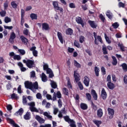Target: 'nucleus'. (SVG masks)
I'll use <instances>...</instances> for the list:
<instances>
[{"label":"nucleus","mask_w":127,"mask_h":127,"mask_svg":"<svg viewBox=\"0 0 127 127\" xmlns=\"http://www.w3.org/2000/svg\"><path fill=\"white\" fill-rule=\"evenodd\" d=\"M113 62L112 64L114 66H116L118 64V61H117V58L115 57H112Z\"/></svg>","instance_id":"nucleus-24"},{"label":"nucleus","mask_w":127,"mask_h":127,"mask_svg":"<svg viewBox=\"0 0 127 127\" xmlns=\"http://www.w3.org/2000/svg\"><path fill=\"white\" fill-rule=\"evenodd\" d=\"M35 49H36V47H32L30 48V50L31 51H32L33 54L35 57H37V54L38 52H37V51L35 50Z\"/></svg>","instance_id":"nucleus-11"},{"label":"nucleus","mask_w":127,"mask_h":127,"mask_svg":"<svg viewBox=\"0 0 127 127\" xmlns=\"http://www.w3.org/2000/svg\"><path fill=\"white\" fill-rule=\"evenodd\" d=\"M118 46L120 48L121 50H122V51H125L126 49H125V46H124V45H123V44L119 43Z\"/></svg>","instance_id":"nucleus-29"},{"label":"nucleus","mask_w":127,"mask_h":127,"mask_svg":"<svg viewBox=\"0 0 127 127\" xmlns=\"http://www.w3.org/2000/svg\"><path fill=\"white\" fill-rule=\"evenodd\" d=\"M122 67H123V69L124 70V71L125 72H127V65L126 64H123L122 65H121Z\"/></svg>","instance_id":"nucleus-33"},{"label":"nucleus","mask_w":127,"mask_h":127,"mask_svg":"<svg viewBox=\"0 0 127 127\" xmlns=\"http://www.w3.org/2000/svg\"><path fill=\"white\" fill-rule=\"evenodd\" d=\"M11 21V19L8 17H5L4 18V22L5 23H8V22H10Z\"/></svg>","instance_id":"nucleus-36"},{"label":"nucleus","mask_w":127,"mask_h":127,"mask_svg":"<svg viewBox=\"0 0 127 127\" xmlns=\"http://www.w3.org/2000/svg\"><path fill=\"white\" fill-rule=\"evenodd\" d=\"M14 60H18V61H19L21 59V57L19 55H15L13 57Z\"/></svg>","instance_id":"nucleus-35"},{"label":"nucleus","mask_w":127,"mask_h":127,"mask_svg":"<svg viewBox=\"0 0 127 127\" xmlns=\"http://www.w3.org/2000/svg\"><path fill=\"white\" fill-rule=\"evenodd\" d=\"M22 103L23 105H26L27 104V100H26V98L24 96H23Z\"/></svg>","instance_id":"nucleus-44"},{"label":"nucleus","mask_w":127,"mask_h":127,"mask_svg":"<svg viewBox=\"0 0 127 127\" xmlns=\"http://www.w3.org/2000/svg\"><path fill=\"white\" fill-rule=\"evenodd\" d=\"M74 46H76V47H77V48H80V44H79V43L76 40L74 41Z\"/></svg>","instance_id":"nucleus-52"},{"label":"nucleus","mask_w":127,"mask_h":127,"mask_svg":"<svg viewBox=\"0 0 127 127\" xmlns=\"http://www.w3.org/2000/svg\"><path fill=\"white\" fill-rule=\"evenodd\" d=\"M112 26L115 28V29H117V28L120 26V25L118 22H115L112 24Z\"/></svg>","instance_id":"nucleus-40"},{"label":"nucleus","mask_w":127,"mask_h":127,"mask_svg":"<svg viewBox=\"0 0 127 127\" xmlns=\"http://www.w3.org/2000/svg\"><path fill=\"white\" fill-rule=\"evenodd\" d=\"M85 41V37H84V36H80L79 37V42H80V43H83V42H84V41Z\"/></svg>","instance_id":"nucleus-50"},{"label":"nucleus","mask_w":127,"mask_h":127,"mask_svg":"<svg viewBox=\"0 0 127 127\" xmlns=\"http://www.w3.org/2000/svg\"><path fill=\"white\" fill-rule=\"evenodd\" d=\"M99 17L101 19V20H102V21H103V22H104V21H105V17L104 16V15H103V14H100L99 15Z\"/></svg>","instance_id":"nucleus-58"},{"label":"nucleus","mask_w":127,"mask_h":127,"mask_svg":"<svg viewBox=\"0 0 127 127\" xmlns=\"http://www.w3.org/2000/svg\"><path fill=\"white\" fill-rule=\"evenodd\" d=\"M11 5L13 7V8H17V4L15 3V1L11 2Z\"/></svg>","instance_id":"nucleus-34"},{"label":"nucleus","mask_w":127,"mask_h":127,"mask_svg":"<svg viewBox=\"0 0 127 127\" xmlns=\"http://www.w3.org/2000/svg\"><path fill=\"white\" fill-rule=\"evenodd\" d=\"M43 30H49L50 28H49V25L46 23H44L42 24Z\"/></svg>","instance_id":"nucleus-13"},{"label":"nucleus","mask_w":127,"mask_h":127,"mask_svg":"<svg viewBox=\"0 0 127 127\" xmlns=\"http://www.w3.org/2000/svg\"><path fill=\"white\" fill-rule=\"evenodd\" d=\"M107 81L108 83L111 82V75H108L107 77Z\"/></svg>","instance_id":"nucleus-61"},{"label":"nucleus","mask_w":127,"mask_h":127,"mask_svg":"<svg viewBox=\"0 0 127 127\" xmlns=\"http://www.w3.org/2000/svg\"><path fill=\"white\" fill-rule=\"evenodd\" d=\"M102 50L103 51V54L106 55V54H108V52L107 51V47H103Z\"/></svg>","instance_id":"nucleus-47"},{"label":"nucleus","mask_w":127,"mask_h":127,"mask_svg":"<svg viewBox=\"0 0 127 127\" xmlns=\"http://www.w3.org/2000/svg\"><path fill=\"white\" fill-rule=\"evenodd\" d=\"M23 63H25L26 64L27 67L28 68H29L30 69H31V68H33V67H35V64H34V61H32L31 60H23Z\"/></svg>","instance_id":"nucleus-2"},{"label":"nucleus","mask_w":127,"mask_h":127,"mask_svg":"<svg viewBox=\"0 0 127 127\" xmlns=\"http://www.w3.org/2000/svg\"><path fill=\"white\" fill-rule=\"evenodd\" d=\"M36 98L39 100L42 99V96H41V94H40V93H38L36 94Z\"/></svg>","instance_id":"nucleus-53"},{"label":"nucleus","mask_w":127,"mask_h":127,"mask_svg":"<svg viewBox=\"0 0 127 127\" xmlns=\"http://www.w3.org/2000/svg\"><path fill=\"white\" fill-rule=\"evenodd\" d=\"M124 81L125 84H127V75H125L124 76Z\"/></svg>","instance_id":"nucleus-64"},{"label":"nucleus","mask_w":127,"mask_h":127,"mask_svg":"<svg viewBox=\"0 0 127 127\" xmlns=\"http://www.w3.org/2000/svg\"><path fill=\"white\" fill-rule=\"evenodd\" d=\"M24 119H25V120H29L30 119V113L27 112L26 115L24 116Z\"/></svg>","instance_id":"nucleus-28"},{"label":"nucleus","mask_w":127,"mask_h":127,"mask_svg":"<svg viewBox=\"0 0 127 127\" xmlns=\"http://www.w3.org/2000/svg\"><path fill=\"white\" fill-rule=\"evenodd\" d=\"M31 78H34L35 77V71H32L30 72Z\"/></svg>","instance_id":"nucleus-57"},{"label":"nucleus","mask_w":127,"mask_h":127,"mask_svg":"<svg viewBox=\"0 0 127 127\" xmlns=\"http://www.w3.org/2000/svg\"><path fill=\"white\" fill-rule=\"evenodd\" d=\"M53 5L54 6V8H55V9H56V10H60V11H61V12H63V8L59 7L58 1H54L53 2Z\"/></svg>","instance_id":"nucleus-4"},{"label":"nucleus","mask_w":127,"mask_h":127,"mask_svg":"<svg viewBox=\"0 0 127 127\" xmlns=\"http://www.w3.org/2000/svg\"><path fill=\"white\" fill-rule=\"evenodd\" d=\"M28 105L30 107V108H33L35 107V103L34 102H30L28 104Z\"/></svg>","instance_id":"nucleus-45"},{"label":"nucleus","mask_w":127,"mask_h":127,"mask_svg":"<svg viewBox=\"0 0 127 127\" xmlns=\"http://www.w3.org/2000/svg\"><path fill=\"white\" fill-rule=\"evenodd\" d=\"M88 23L90 24V26L92 27V28H96L97 24H96L95 21L89 20L88 21Z\"/></svg>","instance_id":"nucleus-17"},{"label":"nucleus","mask_w":127,"mask_h":127,"mask_svg":"<svg viewBox=\"0 0 127 127\" xmlns=\"http://www.w3.org/2000/svg\"><path fill=\"white\" fill-rule=\"evenodd\" d=\"M67 86L70 89H72V85L71 84V81H70V79L69 78H67Z\"/></svg>","instance_id":"nucleus-37"},{"label":"nucleus","mask_w":127,"mask_h":127,"mask_svg":"<svg viewBox=\"0 0 127 127\" xmlns=\"http://www.w3.org/2000/svg\"><path fill=\"white\" fill-rule=\"evenodd\" d=\"M4 28H5V29L11 30L12 28H13V27H12V26H8L4 25Z\"/></svg>","instance_id":"nucleus-60"},{"label":"nucleus","mask_w":127,"mask_h":127,"mask_svg":"<svg viewBox=\"0 0 127 127\" xmlns=\"http://www.w3.org/2000/svg\"><path fill=\"white\" fill-rule=\"evenodd\" d=\"M11 99H17L18 97H17V95L15 94V93H13L11 95Z\"/></svg>","instance_id":"nucleus-59"},{"label":"nucleus","mask_w":127,"mask_h":127,"mask_svg":"<svg viewBox=\"0 0 127 127\" xmlns=\"http://www.w3.org/2000/svg\"><path fill=\"white\" fill-rule=\"evenodd\" d=\"M83 83L86 87H89V84H90V79L87 76L84 77Z\"/></svg>","instance_id":"nucleus-7"},{"label":"nucleus","mask_w":127,"mask_h":127,"mask_svg":"<svg viewBox=\"0 0 127 127\" xmlns=\"http://www.w3.org/2000/svg\"><path fill=\"white\" fill-rule=\"evenodd\" d=\"M46 97L47 100H52V96H51V95L50 94H48V95H46Z\"/></svg>","instance_id":"nucleus-63"},{"label":"nucleus","mask_w":127,"mask_h":127,"mask_svg":"<svg viewBox=\"0 0 127 127\" xmlns=\"http://www.w3.org/2000/svg\"><path fill=\"white\" fill-rule=\"evenodd\" d=\"M43 115L45 117H47V118H48V119H49V120H52V117L51 115H49L48 112H44Z\"/></svg>","instance_id":"nucleus-30"},{"label":"nucleus","mask_w":127,"mask_h":127,"mask_svg":"<svg viewBox=\"0 0 127 127\" xmlns=\"http://www.w3.org/2000/svg\"><path fill=\"white\" fill-rule=\"evenodd\" d=\"M94 71H95L96 76L97 77H99V72H100V69H99L98 67L95 66L94 68Z\"/></svg>","instance_id":"nucleus-26"},{"label":"nucleus","mask_w":127,"mask_h":127,"mask_svg":"<svg viewBox=\"0 0 127 127\" xmlns=\"http://www.w3.org/2000/svg\"><path fill=\"white\" fill-rule=\"evenodd\" d=\"M51 85L52 88H53V89H56V88H57V83H56V82H55L53 80L51 81Z\"/></svg>","instance_id":"nucleus-22"},{"label":"nucleus","mask_w":127,"mask_h":127,"mask_svg":"<svg viewBox=\"0 0 127 127\" xmlns=\"http://www.w3.org/2000/svg\"><path fill=\"white\" fill-rule=\"evenodd\" d=\"M18 52L21 54V55H24L25 54V51L22 49H19Z\"/></svg>","instance_id":"nucleus-55"},{"label":"nucleus","mask_w":127,"mask_h":127,"mask_svg":"<svg viewBox=\"0 0 127 127\" xmlns=\"http://www.w3.org/2000/svg\"><path fill=\"white\" fill-rule=\"evenodd\" d=\"M7 7H8V3L7 1H6L5 3H4V10H6L7 9Z\"/></svg>","instance_id":"nucleus-46"},{"label":"nucleus","mask_w":127,"mask_h":127,"mask_svg":"<svg viewBox=\"0 0 127 127\" xmlns=\"http://www.w3.org/2000/svg\"><path fill=\"white\" fill-rule=\"evenodd\" d=\"M67 50H68V52H69V53H73V52H74V50H75V49H74L73 48H72L68 47Z\"/></svg>","instance_id":"nucleus-54"},{"label":"nucleus","mask_w":127,"mask_h":127,"mask_svg":"<svg viewBox=\"0 0 127 127\" xmlns=\"http://www.w3.org/2000/svg\"><path fill=\"white\" fill-rule=\"evenodd\" d=\"M73 34V30L71 28H68L66 31V34H67L68 35H72Z\"/></svg>","instance_id":"nucleus-25"},{"label":"nucleus","mask_w":127,"mask_h":127,"mask_svg":"<svg viewBox=\"0 0 127 127\" xmlns=\"http://www.w3.org/2000/svg\"><path fill=\"white\" fill-rule=\"evenodd\" d=\"M17 115H18L19 116H21L22 114H23V109L20 108L17 112Z\"/></svg>","instance_id":"nucleus-32"},{"label":"nucleus","mask_w":127,"mask_h":127,"mask_svg":"<svg viewBox=\"0 0 127 127\" xmlns=\"http://www.w3.org/2000/svg\"><path fill=\"white\" fill-rule=\"evenodd\" d=\"M64 119L65 122H67V123H68V124H70V126L71 127H76V125H75V121L73 120L70 119L69 117L65 116L64 117Z\"/></svg>","instance_id":"nucleus-3"},{"label":"nucleus","mask_w":127,"mask_h":127,"mask_svg":"<svg viewBox=\"0 0 127 127\" xmlns=\"http://www.w3.org/2000/svg\"><path fill=\"white\" fill-rule=\"evenodd\" d=\"M57 96L58 99H61V98H62V95L61 94V93L60 92V91H58L57 93Z\"/></svg>","instance_id":"nucleus-56"},{"label":"nucleus","mask_w":127,"mask_h":127,"mask_svg":"<svg viewBox=\"0 0 127 127\" xmlns=\"http://www.w3.org/2000/svg\"><path fill=\"white\" fill-rule=\"evenodd\" d=\"M86 98L88 101H90L91 99H92V96H91V94L90 93L86 94Z\"/></svg>","instance_id":"nucleus-49"},{"label":"nucleus","mask_w":127,"mask_h":127,"mask_svg":"<svg viewBox=\"0 0 127 127\" xmlns=\"http://www.w3.org/2000/svg\"><path fill=\"white\" fill-rule=\"evenodd\" d=\"M105 38L106 41L107 42V43L108 44H111V40H110L109 37H108V36H107V35L106 34H105Z\"/></svg>","instance_id":"nucleus-39"},{"label":"nucleus","mask_w":127,"mask_h":127,"mask_svg":"<svg viewBox=\"0 0 127 127\" xmlns=\"http://www.w3.org/2000/svg\"><path fill=\"white\" fill-rule=\"evenodd\" d=\"M101 98H102L103 100L107 99V92H106V90H105L104 88H103L101 91Z\"/></svg>","instance_id":"nucleus-8"},{"label":"nucleus","mask_w":127,"mask_h":127,"mask_svg":"<svg viewBox=\"0 0 127 127\" xmlns=\"http://www.w3.org/2000/svg\"><path fill=\"white\" fill-rule=\"evenodd\" d=\"M91 95L93 96V99L95 100V101H97L98 99V95H97V93H96V91H95V90H91Z\"/></svg>","instance_id":"nucleus-12"},{"label":"nucleus","mask_w":127,"mask_h":127,"mask_svg":"<svg viewBox=\"0 0 127 127\" xmlns=\"http://www.w3.org/2000/svg\"><path fill=\"white\" fill-rule=\"evenodd\" d=\"M7 110L8 111H11L12 110V106L10 105H8L7 106Z\"/></svg>","instance_id":"nucleus-62"},{"label":"nucleus","mask_w":127,"mask_h":127,"mask_svg":"<svg viewBox=\"0 0 127 127\" xmlns=\"http://www.w3.org/2000/svg\"><path fill=\"white\" fill-rule=\"evenodd\" d=\"M29 109L32 112H36V113H38V110H37V109H36V108L35 107H30Z\"/></svg>","instance_id":"nucleus-42"},{"label":"nucleus","mask_w":127,"mask_h":127,"mask_svg":"<svg viewBox=\"0 0 127 127\" xmlns=\"http://www.w3.org/2000/svg\"><path fill=\"white\" fill-rule=\"evenodd\" d=\"M41 78L42 81H43V82H46L47 81V76H46V75H45V73H42Z\"/></svg>","instance_id":"nucleus-20"},{"label":"nucleus","mask_w":127,"mask_h":127,"mask_svg":"<svg viewBox=\"0 0 127 127\" xmlns=\"http://www.w3.org/2000/svg\"><path fill=\"white\" fill-rule=\"evenodd\" d=\"M18 66L20 67V70L22 72H25V70H26V68L23 67V64H22V63L21 62L18 63Z\"/></svg>","instance_id":"nucleus-15"},{"label":"nucleus","mask_w":127,"mask_h":127,"mask_svg":"<svg viewBox=\"0 0 127 127\" xmlns=\"http://www.w3.org/2000/svg\"><path fill=\"white\" fill-rule=\"evenodd\" d=\"M76 22L77 23H79V24H81L82 26V27H84V22H83V20H82V18L80 17H78L76 18L75 19Z\"/></svg>","instance_id":"nucleus-10"},{"label":"nucleus","mask_w":127,"mask_h":127,"mask_svg":"<svg viewBox=\"0 0 127 127\" xmlns=\"http://www.w3.org/2000/svg\"><path fill=\"white\" fill-rule=\"evenodd\" d=\"M16 36H15V33H14V32H12V33H11V34L10 35V38L9 39V42L10 43H11L12 44V43H13L14 39L15 38Z\"/></svg>","instance_id":"nucleus-5"},{"label":"nucleus","mask_w":127,"mask_h":127,"mask_svg":"<svg viewBox=\"0 0 127 127\" xmlns=\"http://www.w3.org/2000/svg\"><path fill=\"white\" fill-rule=\"evenodd\" d=\"M74 66H75V67H77V68H80L81 67V65L80 64H79L76 61H74Z\"/></svg>","instance_id":"nucleus-48"},{"label":"nucleus","mask_w":127,"mask_h":127,"mask_svg":"<svg viewBox=\"0 0 127 127\" xmlns=\"http://www.w3.org/2000/svg\"><path fill=\"white\" fill-rule=\"evenodd\" d=\"M5 14H6V12L4 10H2L0 12V16L2 17H4V16H5Z\"/></svg>","instance_id":"nucleus-41"},{"label":"nucleus","mask_w":127,"mask_h":127,"mask_svg":"<svg viewBox=\"0 0 127 127\" xmlns=\"http://www.w3.org/2000/svg\"><path fill=\"white\" fill-rule=\"evenodd\" d=\"M106 15L110 19H112L113 17V13H111L110 10H108L106 12Z\"/></svg>","instance_id":"nucleus-23"},{"label":"nucleus","mask_w":127,"mask_h":127,"mask_svg":"<svg viewBox=\"0 0 127 127\" xmlns=\"http://www.w3.org/2000/svg\"><path fill=\"white\" fill-rule=\"evenodd\" d=\"M20 38L21 41L24 44L26 43L27 42H28V40H27V39L23 36H21L20 37Z\"/></svg>","instance_id":"nucleus-21"},{"label":"nucleus","mask_w":127,"mask_h":127,"mask_svg":"<svg viewBox=\"0 0 127 127\" xmlns=\"http://www.w3.org/2000/svg\"><path fill=\"white\" fill-rule=\"evenodd\" d=\"M78 86L80 90H83V89H84V87H83V85L82 84V83H81V82H78Z\"/></svg>","instance_id":"nucleus-51"},{"label":"nucleus","mask_w":127,"mask_h":127,"mask_svg":"<svg viewBox=\"0 0 127 127\" xmlns=\"http://www.w3.org/2000/svg\"><path fill=\"white\" fill-rule=\"evenodd\" d=\"M57 36L60 42L62 43V44H63V37L62 36V33L60 32H58Z\"/></svg>","instance_id":"nucleus-14"},{"label":"nucleus","mask_w":127,"mask_h":127,"mask_svg":"<svg viewBox=\"0 0 127 127\" xmlns=\"http://www.w3.org/2000/svg\"><path fill=\"white\" fill-rule=\"evenodd\" d=\"M107 87L110 90H114L115 89V84L111 82H108L107 83Z\"/></svg>","instance_id":"nucleus-16"},{"label":"nucleus","mask_w":127,"mask_h":127,"mask_svg":"<svg viewBox=\"0 0 127 127\" xmlns=\"http://www.w3.org/2000/svg\"><path fill=\"white\" fill-rule=\"evenodd\" d=\"M74 77L76 83H78L80 81V75L77 72V71H74Z\"/></svg>","instance_id":"nucleus-6"},{"label":"nucleus","mask_w":127,"mask_h":127,"mask_svg":"<svg viewBox=\"0 0 127 127\" xmlns=\"http://www.w3.org/2000/svg\"><path fill=\"white\" fill-rule=\"evenodd\" d=\"M30 17L32 20L37 19V14H34V13H32L30 15Z\"/></svg>","instance_id":"nucleus-31"},{"label":"nucleus","mask_w":127,"mask_h":127,"mask_svg":"<svg viewBox=\"0 0 127 127\" xmlns=\"http://www.w3.org/2000/svg\"><path fill=\"white\" fill-rule=\"evenodd\" d=\"M24 85L25 88L29 89L33 93H35L36 90H38V83L37 81L33 84L32 82L27 81L24 82Z\"/></svg>","instance_id":"nucleus-1"},{"label":"nucleus","mask_w":127,"mask_h":127,"mask_svg":"<svg viewBox=\"0 0 127 127\" xmlns=\"http://www.w3.org/2000/svg\"><path fill=\"white\" fill-rule=\"evenodd\" d=\"M80 107L82 110H87L88 109V106L85 103H81Z\"/></svg>","instance_id":"nucleus-27"},{"label":"nucleus","mask_w":127,"mask_h":127,"mask_svg":"<svg viewBox=\"0 0 127 127\" xmlns=\"http://www.w3.org/2000/svg\"><path fill=\"white\" fill-rule=\"evenodd\" d=\"M97 116L98 118H102L103 117V110L102 109H99L97 111Z\"/></svg>","instance_id":"nucleus-19"},{"label":"nucleus","mask_w":127,"mask_h":127,"mask_svg":"<svg viewBox=\"0 0 127 127\" xmlns=\"http://www.w3.org/2000/svg\"><path fill=\"white\" fill-rule=\"evenodd\" d=\"M36 120H37L40 124H44V122H45V120L43 119V118H42L38 115L36 116Z\"/></svg>","instance_id":"nucleus-9"},{"label":"nucleus","mask_w":127,"mask_h":127,"mask_svg":"<svg viewBox=\"0 0 127 127\" xmlns=\"http://www.w3.org/2000/svg\"><path fill=\"white\" fill-rule=\"evenodd\" d=\"M63 92H64V95H66V96H68V95L69 94L68 89H67V88H64Z\"/></svg>","instance_id":"nucleus-43"},{"label":"nucleus","mask_w":127,"mask_h":127,"mask_svg":"<svg viewBox=\"0 0 127 127\" xmlns=\"http://www.w3.org/2000/svg\"><path fill=\"white\" fill-rule=\"evenodd\" d=\"M108 112L109 116H114L115 115V110H114L112 108H108Z\"/></svg>","instance_id":"nucleus-18"},{"label":"nucleus","mask_w":127,"mask_h":127,"mask_svg":"<svg viewBox=\"0 0 127 127\" xmlns=\"http://www.w3.org/2000/svg\"><path fill=\"white\" fill-rule=\"evenodd\" d=\"M93 122L98 127H100V125L102 124V122L99 121H94Z\"/></svg>","instance_id":"nucleus-38"}]
</instances>
